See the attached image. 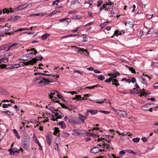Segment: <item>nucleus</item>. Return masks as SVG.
I'll list each match as a JSON object with an SVG mask.
<instances>
[{
	"mask_svg": "<svg viewBox=\"0 0 158 158\" xmlns=\"http://www.w3.org/2000/svg\"><path fill=\"white\" fill-rule=\"evenodd\" d=\"M34 81L37 83L38 84V86L40 87L44 86L48 84V82H46L45 78L41 76L35 78Z\"/></svg>",
	"mask_w": 158,
	"mask_h": 158,
	"instance_id": "1",
	"label": "nucleus"
},
{
	"mask_svg": "<svg viewBox=\"0 0 158 158\" xmlns=\"http://www.w3.org/2000/svg\"><path fill=\"white\" fill-rule=\"evenodd\" d=\"M72 47L75 48H76L75 50V51H77L78 52H80L81 54H84L86 56H88L89 54V52L86 50H85L83 48L79 47H76L75 46H72Z\"/></svg>",
	"mask_w": 158,
	"mask_h": 158,
	"instance_id": "2",
	"label": "nucleus"
},
{
	"mask_svg": "<svg viewBox=\"0 0 158 158\" xmlns=\"http://www.w3.org/2000/svg\"><path fill=\"white\" fill-rule=\"evenodd\" d=\"M28 6V5L26 4H23L19 6L17 8H16L13 10L12 8H10V13L14 12L16 11H18L19 10H22L24 9L27 8Z\"/></svg>",
	"mask_w": 158,
	"mask_h": 158,
	"instance_id": "3",
	"label": "nucleus"
},
{
	"mask_svg": "<svg viewBox=\"0 0 158 158\" xmlns=\"http://www.w3.org/2000/svg\"><path fill=\"white\" fill-rule=\"evenodd\" d=\"M38 60L36 58H34L30 60L27 62H21V63H23V65H27L29 64L33 65L34 63H36Z\"/></svg>",
	"mask_w": 158,
	"mask_h": 158,
	"instance_id": "4",
	"label": "nucleus"
},
{
	"mask_svg": "<svg viewBox=\"0 0 158 158\" xmlns=\"http://www.w3.org/2000/svg\"><path fill=\"white\" fill-rule=\"evenodd\" d=\"M84 130H81L79 129H76L73 130V134L74 135H76H76H82L84 134Z\"/></svg>",
	"mask_w": 158,
	"mask_h": 158,
	"instance_id": "5",
	"label": "nucleus"
},
{
	"mask_svg": "<svg viewBox=\"0 0 158 158\" xmlns=\"http://www.w3.org/2000/svg\"><path fill=\"white\" fill-rule=\"evenodd\" d=\"M22 144L25 149H28L29 148V141L27 139H25L22 142Z\"/></svg>",
	"mask_w": 158,
	"mask_h": 158,
	"instance_id": "6",
	"label": "nucleus"
},
{
	"mask_svg": "<svg viewBox=\"0 0 158 158\" xmlns=\"http://www.w3.org/2000/svg\"><path fill=\"white\" fill-rule=\"evenodd\" d=\"M153 104V103H147L143 106L141 108L143 110L148 111L149 109L151 107V105Z\"/></svg>",
	"mask_w": 158,
	"mask_h": 158,
	"instance_id": "7",
	"label": "nucleus"
},
{
	"mask_svg": "<svg viewBox=\"0 0 158 158\" xmlns=\"http://www.w3.org/2000/svg\"><path fill=\"white\" fill-rule=\"evenodd\" d=\"M117 114L118 115L122 116L123 117H125L127 115L126 112L123 110H119L117 112Z\"/></svg>",
	"mask_w": 158,
	"mask_h": 158,
	"instance_id": "8",
	"label": "nucleus"
},
{
	"mask_svg": "<svg viewBox=\"0 0 158 158\" xmlns=\"http://www.w3.org/2000/svg\"><path fill=\"white\" fill-rule=\"evenodd\" d=\"M9 44L10 43H9L8 44H6L2 45L0 47V51L3 50L7 48V51H9L10 49V46L9 45Z\"/></svg>",
	"mask_w": 158,
	"mask_h": 158,
	"instance_id": "9",
	"label": "nucleus"
},
{
	"mask_svg": "<svg viewBox=\"0 0 158 158\" xmlns=\"http://www.w3.org/2000/svg\"><path fill=\"white\" fill-rule=\"evenodd\" d=\"M57 112H55V116L57 117V119L58 118H61L62 117H63L64 116V115L62 113L59 111L58 110V111H57Z\"/></svg>",
	"mask_w": 158,
	"mask_h": 158,
	"instance_id": "10",
	"label": "nucleus"
},
{
	"mask_svg": "<svg viewBox=\"0 0 158 158\" xmlns=\"http://www.w3.org/2000/svg\"><path fill=\"white\" fill-rule=\"evenodd\" d=\"M13 149L12 148H10V155H14L15 152H17V153H19V152L21 151L22 152H23V149L22 148H20L19 150H14V151H13Z\"/></svg>",
	"mask_w": 158,
	"mask_h": 158,
	"instance_id": "11",
	"label": "nucleus"
},
{
	"mask_svg": "<svg viewBox=\"0 0 158 158\" xmlns=\"http://www.w3.org/2000/svg\"><path fill=\"white\" fill-rule=\"evenodd\" d=\"M31 51H34V52H33L29 53L25 55H23L22 57H24L25 56L27 57V58H28V57H29V55L33 54L35 55L37 53V51L35 50V49L34 48H31Z\"/></svg>",
	"mask_w": 158,
	"mask_h": 158,
	"instance_id": "12",
	"label": "nucleus"
},
{
	"mask_svg": "<svg viewBox=\"0 0 158 158\" xmlns=\"http://www.w3.org/2000/svg\"><path fill=\"white\" fill-rule=\"evenodd\" d=\"M68 122L69 123H73L74 124H78L80 123L77 122L75 120V118H70L69 119Z\"/></svg>",
	"mask_w": 158,
	"mask_h": 158,
	"instance_id": "13",
	"label": "nucleus"
},
{
	"mask_svg": "<svg viewBox=\"0 0 158 158\" xmlns=\"http://www.w3.org/2000/svg\"><path fill=\"white\" fill-rule=\"evenodd\" d=\"M21 18L20 16H10V21L13 22H15L16 21Z\"/></svg>",
	"mask_w": 158,
	"mask_h": 158,
	"instance_id": "14",
	"label": "nucleus"
},
{
	"mask_svg": "<svg viewBox=\"0 0 158 158\" xmlns=\"http://www.w3.org/2000/svg\"><path fill=\"white\" fill-rule=\"evenodd\" d=\"M79 118L81 119L82 123H84L85 120L87 118L86 116L82 115L81 114H79L78 115Z\"/></svg>",
	"mask_w": 158,
	"mask_h": 158,
	"instance_id": "15",
	"label": "nucleus"
},
{
	"mask_svg": "<svg viewBox=\"0 0 158 158\" xmlns=\"http://www.w3.org/2000/svg\"><path fill=\"white\" fill-rule=\"evenodd\" d=\"M46 108L47 109H48L50 110L52 113H55V111H58V109L56 110L54 109L53 107L50 106H46Z\"/></svg>",
	"mask_w": 158,
	"mask_h": 158,
	"instance_id": "16",
	"label": "nucleus"
},
{
	"mask_svg": "<svg viewBox=\"0 0 158 158\" xmlns=\"http://www.w3.org/2000/svg\"><path fill=\"white\" fill-rule=\"evenodd\" d=\"M99 148L98 147H94L91 150V152L93 153H96L98 152V149Z\"/></svg>",
	"mask_w": 158,
	"mask_h": 158,
	"instance_id": "17",
	"label": "nucleus"
},
{
	"mask_svg": "<svg viewBox=\"0 0 158 158\" xmlns=\"http://www.w3.org/2000/svg\"><path fill=\"white\" fill-rule=\"evenodd\" d=\"M46 141L49 145H50L51 144L52 138L49 135L46 136Z\"/></svg>",
	"mask_w": 158,
	"mask_h": 158,
	"instance_id": "18",
	"label": "nucleus"
},
{
	"mask_svg": "<svg viewBox=\"0 0 158 158\" xmlns=\"http://www.w3.org/2000/svg\"><path fill=\"white\" fill-rule=\"evenodd\" d=\"M2 12H3V14H5V13L8 14L10 12V11L6 8H5L2 10V11L0 9V14H1Z\"/></svg>",
	"mask_w": 158,
	"mask_h": 158,
	"instance_id": "19",
	"label": "nucleus"
},
{
	"mask_svg": "<svg viewBox=\"0 0 158 158\" xmlns=\"http://www.w3.org/2000/svg\"><path fill=\"white\" fill-rule=\"evenodd\" d=\"M60 130L59 128L57 127H56L54 128V132H53V134L55 135H56L57 134H58V136H59L60 134L59 133Z\"/></svg>",
	"mask_w": 158,
	"mask_h": 158,
	"instance_id": "20",
	"label": "nucleus"
},
{
	"mask_svg": "<svg viewBox=\"0 0 158 158\" xmlns=\"http://www.w3.org/2000/svg\"><path fill=\"white\" fill-rule=\"evenodd\" d=\"M112 80V85H114L116 87L118 86L119 85V84L118 83V81L116 79H113Z\"/></svg>",
	"mask_w": 158,
	"mask_h": 158,
	"instance_id": "21",
	"label": "nucleus"
},
{
	"mask_svg": "<svg viewBox=\"0 0 158 158\" xmlns=\"http://www.w3.org/2000/svg\"><path fill=\"white\" fill-rule=\"evenodd\" d=\"M109 2L110 3V4L107 3L106 4V7L105 9V10H107L108 9H110L111 8L113 7V6L111 4V2Z\"/></svg>",
	"mask_w": 158,
	"mask_h": 158,
	"instance_id": "22",
	"label": "nucleus"
},
{
	"mask_svg": "<svg viewBox=\"0 0 158 158\" xmlns=\"http://www.w3.org/2000/svg\"><path fill=\"white\" fill-rule=\"evenodd\" d=\"M12 131H13L15 135V136L18 139H19L20 138V136L19 135L17 131L15 129H14Z\"/></svg>",
	"mask_w": 158,
	"mask_h": 158,
	"instance_id": "23",
	"label": "nucleus"
},
{
	"mask_svg": "<svg viewBox=\"0 0 158 158\" xmlns=\"http://www.w3.org/2000/svg\"><path fill=\"white\" fill-rule=\"evenodd\" d=\"M69 134L66 132L63 131L61 133V135L62 137L65 138L67 137L69 135Z\"/></svg>",
	"mask_w": 158,
	"mask_h": 158,
	"instance_id": "24",
	"label": "nucleus"
},
{
	"mask_svg": "<svg viewBox=\"0 0 158 158\" xmlns=\"http://www.w3.org/2000/svg\"><path fill=\"white\" fill-rule=\"evenodd\" d=\"M71 3V5L76 4L77 6L80 5V3L78 0H75L74 2H72Z\"/></svg>",
	"mask_w": 158,
	"mask_h": 158,
	"instance_id": "25",
	"label": "nucleus"
},
{
	"mask_svg": "<svg viewBox=\"0 0 158 158\" xmlns=\"http://www.w3.org/2000/svg\"><path fill=\"white\" fill-rule=\"evenodd\" d=\"M87 111H88V112H89L92 115L98 113V111L97 110H94L91 109H88L87 110Z\"/></svg>",
	"mask_w": 158,
	"mask_h": 158,
	"instance_id": "26",
	"label": "nucleus"
},
{
	"mask_svg": "<svg viewBox=\"0 0 158 158\" xmlns=\"http://www.w3.org/2000/svg\"><path fill=\"white\" fill-rule=\"evenodd\" d=\"M45 78L46 82H48V84H49V82H52L53 81V78L51 77H49L48 78Z\"/></svg>",
	"mask_w": 158,
	"mask_h": 158,
	"instance_id": "27",
	"label": "nucleus"
},
{
	"mask_svg": "<svg viewBox=\"0 0 158 158\" xmlns=\"http://www.w3.org/2000/svg\"><path fill=\"white\" fill-rule=\"evenodd\" d=\"M56 91H52L50 93V95H49V96H50V98L51 99H52L53 98V95H54L56 93Z\"/></svg>",
	"mask_w": 158,
	"mask_h": 158,
	"instance_id": "28",
	"label": "nucleus"
},
{
	"mask_svg": "<svg viewBox=\"0 0 158 158\" xmlns=\"http://www.w3.org/2000/svg\"><path fill=\"white\" fill-rule=\"evenodd\" d=\"M59 124L61 125V128L63 129L65 128L66 127L65 124L63 121H61L60 122Z\"/></svg>",
	"mask_w": 158,
	"mask_h": 158,
	"instance_id": "29",
	"label": "nucleus"
},
{
	"mask_svg": "<svg viewBox=\"0 0 158 158\" xmlns=\"http://www.w3.org/2000/svg\"><path fill=\"white\" fill-rule=\"evenodd\" d=\"M81 97L80 95H76L75 97L73 98V99L74 100L77 99L78 100H81Z\"/></svg>",
	"mask_w": 158,
	"mask_h": 158,
	"instance_id": "30",
	"label": "nucleus"
},
{
	"mask_svg": "<svg viewBox=\"0 0 158 158\" xmlns=\"http://www.w3.org/2000/svg\"><path fill=\"white\" fill-rule=\"evenodd\" d=\"M51 99L52 100L53 102H58L59 103H60L59 102V99L57 97H56L55 96H54L53 98H52V99Z\"/></svg>",
	"mask_w": 158,
	"mask_h": 158,
	"instance_id": "31",
	"label": "nucleus"
},
{
	"mask_svg": "<svg viewBox=\"0 0 158 158\" xmlns=\"http://www.w3.org/2000/svg\"><path fill=\"white\" fill-rule=\"evenodd\" d=\"M49 35L48 34H45L42 36V39L43 40H45L48 37Z\"/></svg>",
	"mask_w": 158,
	"mask_h": 158,
	"instance_id": "32",
	"label": "nucleus"
},
{
	"mask_svg": "<svg viewBox=\"0 0 158 158\" xmlns=\"http://www.w3.org/2000/svg\"><path fill=\"white\" fill-rule=\"evenodd\" d=\"M7 66L5 64H2L0 65L1 69H10V67H7Z\"/></svg>",
	"mask_w": 158,
	"mask_h": 158,
	"instance_id": "33",
	"label": "nucleus"
},
{
	"mask_svg": "<svg viewBox=\"0 0 158 158\" xmlns=\"http://www.w3.org/2000/svg\"><path fill=\"white\" fill-rule=\"evenodd\" d=\"M126 67L128 68L129 69V70L130 71H131V73H135V72H136L135 71L133 68L132 67H130L128 66H126Z\"/></svg>",
	"mask_w": 158,
	"mask_h": 158,
	"instance_id": "34",
	"label": "nucleus"
},
{
	"mask_svg": "<svg viewBox=\"0 0 158 158\" xmlns=\"http://www.w3.org/2000/svg\"><path fill=\"white\" fill-rule=\"evenodd\" d=\"M40 74H41V75H45V76H47L53 77V78H55V75H54L52 74H45L44 73H40Z\"/></svg>",
	"mask_w": 158,
	"mask_h": 158,
	"instance_id": "35",
	"label": "nucleus"
},
{
	"mask_svg": "<svg viewBox=\"0 0 158 158\" xmlns=\"http://www.w3.org/2000/svg\"><path fill=\"white\" fill-rule=\"evenodd\" d=\"M106 100V99H104V100L99 99L98 100H96V103H103Z\"/></svg>",
	"mask_w": 158,
	"mask_h": 158,
	"instance_id": "36",
	"label": "nucleus"
},
{
	"mask_svg": "<svg viewBox=\"0 0 158 158\" xmlns=\"http://www.w3.org/2000/svg\"><path fill=\"white\" fill-rule=\"evenodd\" d=\"M20 66L18 64H15L10 66V69L18 68Z\"/></svg>",
	"mask_w": 158,
	"mask_h": 158,
	"instance_id": "37",
	"label": "nucleus"
},
{
	"mask_svg": "<svg viewBox=\"0 0 158 158\" xmlns=\"http://www.w3.org/2000/svg\"><path fill=\"white\" fill-rule=\"evenodd\" d=\"M68 19V18H66L65 19H60L59 21V22H61L63 21H65V22H64L67 25H68V24L69 22L68 21H66V20Z\"/></svg>",
	"mask_w": 158,
	"mask_h": 158,
	"instance_id": "38",
	"label": "nucleus"
},
{
	"mask_svg": "<svg viewBox=\"0 0 158 158\" xmlns=\"http://www.w3.org/2000/svg\"><path fill=\"white\" fill-rule=\"evenodd\" d=\"M8 61V59L7 58H3L0 59V62H3L4 63H6Z\"/></svg>",
	"mask_w": 158,
	"mask_h": 158,
	"instance_id": "39",
	"label": "nucleus"
},
{
	"mask_svg": "<svg viewBox=\"0 0 158 158\" xmlns=\"http://www.w3.org/2000/svg\"><path fill=\"white\" fill-rule=\"evenodd\" d=\"M98 78L100 80L103 81L105 79V78L103 75H100L98 76Z\"/></svg>",
	"mask_w": 158,
	"mask_h": 158,
	"instance_id": "40",
	"label": "nucleus"
},
{
	"mask_svg": "<svg viewBox=\"0 0 158 158\" xmlns=\"http://www.w3.org/2000/svg\"><path fill=\"white\" fill-rule=\"evenodd\" d=\"M139 140L140 139L138 137L134 138L132 139L133 141L135 143H138L139 142Z\"/></svg>",
	"mask_w": 158,
	"mask_h": 158,
	"instance_id": "41",
	"label": "nucleus"
},
{
	"mask_svg": "<svg viewBox=\"0 0 158 158\" xmlns=\"http://www.w3.org/2000/svg\"><path fill=\"white\" fill-rule=\"evenodd\" d=\"M136 90V89L135 88H134L133 89V90H131L130 92V94H136L137 93H136V91L135 90Z\"/></svg>",
	"mask_w": 158,
	"mask_h": 158,
	"instance_id": "42",
	"label": "nucleus"
},
{
	"mask_svg": "<svg viewBox=\"0 0 158 158\" xmlns=\"http://www.w3.org/2000/svg\"><path fill=\"white\" fill-rule=\"evenodd\" d=\"M41 15L40 13H37V14H31L29 15L30 17H32V16H40Z\"/></svg>",
	"mask_w": 158,
	"mask_h": 158,
	"instance_id": "43",
	"label": "nucleus"
},
{
	"mask_svg": "<svg viewBox=\"0 0 158 158\" xmlns=\"http://www.w3.org/2000/svg\"><path fill=\"white\" fill-rule=\"evenodd\" d=\"M148 95V94L147 92L146 91H145V92H142V91L141 94L140 95V97H141L142 96H143V95L147 96Z\"/></svg>",
	"mask_w": 158,
	"mask_h": 158,
	"instance_id": "44",
	"label": "nucleus"
},
{
	"mask_svg": "<svg viewBox=\"0 0 158 158\" xmlns=\"http://www.w3.org/2000/svg\"><path fill=\"white\" fill-rule=\"evenodd\" d=\"M56 93H57L56 96L58 97L59 98L63 99V97L60 94L58 91H56Z\"/></svg>",
	"mask_w": 158,
	"mask_h": 158,
	"instance_id": "45",
	"label": "nucleus"
},
{
	"mask_svg": "<svg viewBox=\"0 0 158 158\" xmlns=\"http://www.w3.org/2000/svg\"><path fill=\"white\" fill-rule=\"evenodd\" d=\"M113 79L112 77H110L109 78L106 79L105 81L106 82H110L111 80Z\"/></svg>",
	"mask_w": 158,
	"mask_h": 158,
	"instance_id": "46",
	"label": "nucleus"
},
{
	"mask_svg": "<svg viewBox=\"0 0 158 158\" xmlns=\"http://www.w3.org/2000/svg\"><path fill=\"white\" fill-rule=\"evenodd\" d=\"M126 151L128 153H133L134 155H136V153L135 152L130 150H127Z\"/></svg>",
	"mask_w": 158,
	"mask_h": 158,
	"instance_id": "47",
	"label": "nucleus"
},
{
	"mask_svg": "<svg viewBox=\"0 0 158 158\" xmlns=\"http://www.w3.org/2000/svg\"><path fill=\"white\" fill-rule=\"evenodd\" d=\"M140 78H142V80H143V81H142V83L144 84H145L146 85H147V83H146V80L145 79L143 78V77L142 76L140 77Z\"/></svg>",
	"mask_w": 158,
	"mask_h": 158,
	"instance_id": "48",
	"label": "nucleus"
},
{
	"mask_svg": "<svg viewBox=\"0 0 158 158\" xmlns=\"http://www.w3.org/2000/svg\"><path fill=\"white\" fill-rule=\"evenodd\" d=\"M60 2L59 0H56V1H54L52 2V5H58V3Z\"/></svg>",
	"mask_w": 158,
	"mask_h": 158,
	"instance_id": "49",
	"label": "nucleus"
},
{
	"mask_svg": "<svg viewBox=\"0 0 158 158\" xmlns=\"http://www.w3.org/2000/svg\"><path fill=\"white\" fill-rule=\"evenodd\" d=\"M115 34L116 35H121L122 34L121 32H119L118 30H116L115 31V33L114 34Z\"/></svg>",
	"mask_w": 158,
	"mask_h": 158,
	"instance_id": "50",
	"label": "nucleus"
},
{
	"mask_svg": "<svg viewBox=\"0 0 158 158\" xmlns=\"http://www.w3.org/2000/svg\"><path fill=\"white\" fill-rule=\"evenodd\" d=\"M102 1L101 0H99L98 2L97 6L99 7L102 4Z\"/></svg>",
	"mask_w": 158,
	"mask_h": 158,
	"instance_id": "51",
	"label": "nucleus"
},
{
	"mask_svg": "<svg viewBox=\"0 0 158 158\" xmlns=\"http://www.w3.org/2000/svg\"><path fill=\"white\" fill-rule=\"evenodd\" d=\"M106 149L107 150H110V149H113V148H111V147H109V145L108 144H106Z\"/></svg>",
	"mask_w": 158,
	"mask_h": 158,
	"instance_id": "52",
	"label": "nucleus"
},
{
	"mask_svg": "<svg viewBox=\"0 0 158 158\" xmlns=\"http://www.w3.org/2000/svg\"><path fill=\"white\" fill-rule=\"evenodd\" d=\"M10 106V104H3L2 105V107L3 108H6L8 107L9 106Z\"/></svg>",
	"mask_w": 158,
	"mask_h": 158,
	"instance_id": "53",
	"label": "nucleus"
},
{
	"mask_svg": "<svg viewBox=\"0 0 158 158\" xmlns=\"http://www.w3.org/2000/svg\"><path fill=\"white\" fill-rule=\"evenodd\" d=\"M7 34H8L9 35H10V32H5L4 33L0 34V37L1 36H5L6 35H7Z\"/></svg>",
	"mask_w": 158,
	"mask_h": 158,
	"instance_id": "54",
	"label": "nucleus"
},
{
	"mask_svg": "<svg viewBox=\"0 0 158 158\" xmlns=\"http://www.w3.org/2000/svg\"><path fill=\"white\" fill-rule=\"evenodd\" d=\"M61 106L63 108H65V109H69V110H70V109L68 107H67V106H65L64 105V104H63L62 103H60Z\"/></svg>",
	"mask_w": 158,
	"mask_h": 158,
	"instance_id": "55",
	"label": "nucleus"
},
{
	"mask_svg": "<svg viewBox=\"0 0 158 158\" xmlns=\"http://www.w3.org/2000/svg\"><path fill=\"white\" fill-rule=\"evenodd\" d=\"M73 19L75 20L77 19H79L81 18V16L79 15L75 16L73 17Z\"/></svg>",
	"mask_w": 158,
	"mask_h": 158,
	"instance_id": "56",
	"label": "nucleus"
},
{
	"mask_svg": "<svg viewBox=\"0 0 158 158\" xmlns=\"http://www.w3.org/2000/svg\"><path fill=\"white\" fill-rule=\"evenodd\" d=\"M153 16V15H147V18L148 19L152 18Z\"/></svg>",
	"mask_w": 158,
	"mask_h": 158,
	"instance_id": "57",
	"label": "nucleus"
},
{
	"mask_svg": "<svg viewBox=\"0 0 158 158\" xmlns=\"http://www.w3.org/2000/svg\"><path fill=\"white\" fill-rule=\"evenodd\" d=\"M84 4L86 5V6L88 7H89L91 5H92V4H91L89 2H85Z\"/></svg>",
	"mask_w": 158,
	"mask_h": 158,
	"instance_id": "58",
	"label": "nucleus"
},
{
	"mask_svg": "<svg viewBox=\"0 0 158 158\" xmlns=\"http://www.w3.org/2000/svg\"><path fill=\"white\" fill-rule=\"evenodd\" d=\"M153 32H154V31L152 30V29H150V30H149V31H148V32H147V34H151L153 33Z\"/></svg>",
	"mask_w": 158,
	"mask_h": 158,
	"instance_id": "59",
	"label": "nucleus"
},
{
	"mask_svg": "<svg viewBox=\"0 0 158 158\" xmlns=\"http://www.w3.org/2000/svg\"><path fill=\"white\" fill-rule=\"evenodd\" d=\"M99 111L100 112H101L102 113H104L106 114H108L110 113V112L108 111H104V110H100Z\"/></svg>",
	"mask_w": 158,
	"mask_h": 158,
	"instance_id": "60",
	"label": "nucleus"
},
{
	"mask_svg": "<svg viewBox=\"0 0 158 158\" xmlns=\"http://www.w3.org/2000/svg\"><path fill=\"white\" fill-rule=\"evenodd\" d=\"M18 44H19V43H16V42L10 45V48L11 47L16 46Z\"/></svg>",
	"mask_w": 158,
	"mask_h": 158,
	"instance_id": "61",
	"label": "nucleus"
},
{
	"mask_svg": "<svg viewBox=\"0 0 158 158\" xmlns=\"http://www.w3.org/2000/svg\"><path fill=\"white\" fill-rule=\"evenodd\" d=\"M88 41L87 38L86 36H84L83 37V42H85Z\"/></svg>",
	"mask_w": 158,
	"mask_h": 158,
	"instance_id": "62",
	"label": "nucleus"
},
{
	"mask_svg": "<svg viewBox=\"0 0 158 158\" xmlns=\"http://www.w3.org/2000/svg\"><path fill=\"white\" fill-rule=\"evenodd\" d=\"M118 73H113L112 74V76H113V77L114 78H116L117 77V74Z\"/></svg>",
	"mask_w": 158,
	"mask_h": 158,
	"instance_id": "63",
	"label": "nucleus"
},
{
	"mask_svg": "<svg viewBox=\"0 0 158 158\" xmlns=\"http://www.w3.org/2000/svg\"><path fill=\"white\" fill-rule=\"evenodd\" d=\"M56 14V11H54L52 12H51L49 15V16H51L53 15Z\"/></svg>",
	"mask_w": 158,
	"mask_h": 158,
	"instance_id": "64",
	"label": "nucleus"
}]
</instances>
